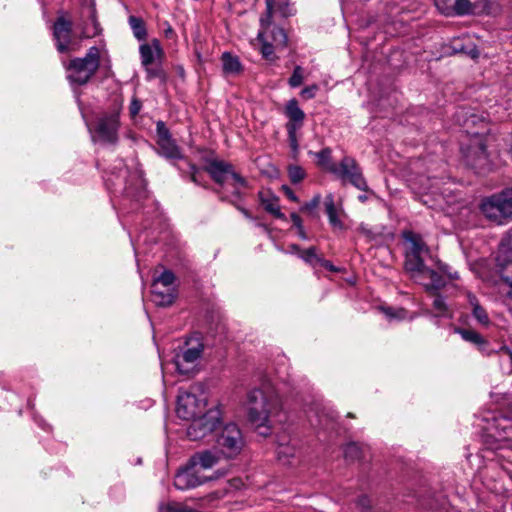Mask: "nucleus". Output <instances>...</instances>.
<instances>
[{
  "instance_id": "nucleus-50",
  "label": "nucleus",
  "mask_w": 512,
  "mask_h": 512,
  "mask_svg": "<svg viewBox=\"0 0 512 512\" xmlns=\"http://www.w3.org/2000/svg\"><path fill=\"white\" fill-rule=\"evenodd\" d=\"M291 220L293 222V225L297 228V230L303 227L302 220L298 214L292 213Z\"/></svg>"
},
{
  "instance_id": "nucleus-14",
  "label": "nucleus",
  "mask_w": 512,
  "mask_h": 512,
  "mask_svg": "<svg viewBox=\"0 0 512 512\" xmlns=\"http://www.w3.org/2000/svg\"><path fill=\"white\" fill-rule=\"evenodd\" d=\"M266 11L260 17L261 29L258 32V40L262 43L261 53L266 60H273L274 49L276 48L273 43L268 41V29L272 24V11L274 9L275 0H265Z\"/></svg>"
},
{
  "instance_id": "nucleus-60",
  "label": "nucleus",
  "mask_w": 512,
  "mask_h": 512,
  "mask_svg": "<svg viewBox=\"0 0 512 512\" xmlns=\"http://www.w3.org/2000/svg\"><path fill=\"white\" fill-rule=\"evenodd\" d=\"M170 32H172V28L168 29L167 34H170Z\"/></svg>"
},
{
  "instance_id": "nucleus-12",
  "label": "nucleus",
  "mask_w": 512,
  "mask_h": 512,
  "mask_svg": "<svg viewBox=\"0 0 512 512\" xmlns=\"http://www.w3.org/2000/svg\"><path fill=\"white\" fill-rule=\"evenodd\" d=\"M141 63L147 73V78H157L162 74L158 62L163 57V49L158 39H153L150 43H144L139 48Z\"/></svg>"
},
{
  "instance_id": "nucleus-32",
  "label": "nucleus",
  "mask_w": 512,
  "mask_h": 512,
  "mask_svg": "<svg viewBox=\"0 0 512 512\" xmlns=\"http://www.w3.org/2000/svg\"><path fill=\"white\" fill-rule=\"evenodd\" d=\"M175 276L172 271L164 270L158 277H155L153 283H157V286H163L164 288H172Z\"/></svg>"
},
{
  "instance_id": "nucleus-28",
  "label": "nucleus",
  "mask_w": 512,
  "mask_h": 512,
  "mask_svg": "<svg viewBox=\"0 0 512 512\" xmlns=\"http://www.w3.org/2000/svg\"><path fill=\"white\" fill-rule=\"evenodd\" d=\"M268 41L273 43L276 48H284L287 44V35L284 31V29L280 27H273L271 26L268 29Z\"/></svg>"
},
{
  "instance_id": "nucleus-7",
  "label": "nucleus",
  "mask_w": 512,
  "mask_h": 512,
  "mask_svg": "<svg viewBox=\"0 0 512 512\" xmlns=\"http://www.w3.org/2000/svg\"><path fill=\"white\" fill-rule=\"evenodd\" d=\"M192 423L187 428V436L196 441L210 435L220 425L221 410L218 406L209 408L204 414L190 419Z\"/></svg>"
},
{
  "instance_id": "nucleus-62",
  "label": "nucleus",
  "mask_w": 512,
  "mask_h": 512,
  "mask_svg": "<svg viewBox=\"0 0 512 512\" xmlns=\"http://www.w3.org/2000/svg\"><path fill=\"white\" fill-rule=\"evenodd\" d=\"M365 501H367V499H366V498H362V499H361V502H365Z\"/></svg>"
},
{
  "instance_id": "nucleus-31",
  "label": "nucleus",
  "mask_w": 512,
  "mask_h": 512,
  "mask_svg": "<svg viewBox=\"0 0 512 512\" xmlns=\"http://www.w3.org/2000/svg\"><path fill=\"white\" fill-rule=\"evenodd\" d=\"M465 38H455L452 41V50L454 53H464L470 55L472 58H476L478 56V51L476 49L468 50L465 45Z\"/></svg>"
},
{
  "instance_id": "nucleus-34",
  "label": "nucleus",
  "mask_w": 512,
  "mask_h": 512,
  "mask_svg": "<svg viewBox=\"0 0 512 512\" xmlns=\"http://www.w3.org/2000/svg\"><path fill=\"white\" fill-rule=\"evenodd\" d=\"M89 17L91 18L93 27L92 29L84 27L81 31V38H91L99 34V24L96 21L94 10H89Z\"/></svg>"
},
{
  "instance_id": "nucleus-44",
  "label": "nucleus",
  "mask_w": 512,
  "mask_h": 512,
  "mask_svg": "<svg viewBox=\"0 0 512 512\" xmlns=\"http://www.w3.org/2000/svg\"><path fill=\"white\" fill-rule=\"evenodd\" d=\"M157 135H158V141H162L163 139H170L171 134L169 130L166 128L165 124L162 121H159L157 123Z\"/></svg>"
},
{
  "instance_id": "nucleus-55",
  "label": "nucleus",
  "mask_w": 512,
  "mask_h": 512,
  "mask_svg": "<svg viewBox=\"0 0 512 512\" xmlns=\"http://www.w3.org/2000/svg\"><path fill=\"white\" fill-rule=\"evenodd\" d=\"M288 195L290 196V198L292 200H296L297 199L294 193H291V194H288Z\"/></svg>"
},
{
  "instance_id": "nucleus-1",
  "label": "nucleus",
  "mask_w": 512,
  "mask_h": 512,
  "mask_svg": "<svg viewBox=\"0 0 512 512\" xmlns=\"http://www.w3.org/2000/svg\"><path fill=\"white\" fill-rule=\"evenodd\" d=\"M280 399L274 389L265 384L261 388L252 389L247 395V411L249 421L258 428H265L263 435L269 433V418L279 412Z\"/></svg>"
},
{
  "instance_id": "nucleus-23",
  "label": "nucleus",
  "mask_w": 512,
  "mask_h": 512,
  "mask_svg": "<svg viewBox=\"0 0 512 512\" xmlns=\"http://www.w3.org/2000/svg\"><path fill=\"white\" fill-rule=\"evenodd\" d=\"M285 114L289 118L286 125H293L295 129L301 128L305 114L295 99H292L287 103Z\"/></svg>"
},
{
  "instance_id": "nucleus-8",
  "label": "nucleus",
  "mask_w": 512,
  "mask_h": 512,
  "mask_svg": "<svg viewBox=\"0 0 512 512\" xmlns=\"http://www.w3.org/2000/svg\"><path fill=\"white\" fill-rule=\"evenodd\" d=\"M121 105H115L112 111L103 113L96 121L95 133L99 141L115 145L119 140Z\"/></svg>"
},
{
  "instance_id": "nucleus-19",
  "label": "nucleus",
  "mask_w": 512,
  "mask_h": 512,
  "mask_svg": "<svg viewBox=\"0 0 512 512\" xmlns=\"http://www.w3.org/2000/svg\"><path fill=\"white\" fill-rule=\"evenodd\" d=\"M455 331L463 340L475 344L481 353L485 355L492 353V351L488 349V341L477 331L463 328H457Z\"/></svg>"
},
{
  "instance_id": "nucleus-18",
  "label": "nucleus",
  "mask_w": 512,
  "mask_h": 512,
  "mask_svg": "<svg viewBox=\"0 0 512 512\" xmlns=\"http://www.w3.org/2000/svg\"><path fill=\"white\" fill-rule=\"evenodd\" d=\"M219 461V452L212 451V450H205L198 452L194 454L190 459L189 462L194 466L196 469L198 467L203 469H210L214 465H216Z\"/></svg>"
},
{
  "instance_id": "nucleus-49",
  "label": "nucleus",
  "mask_w": 512,
  "mask_h": 512,
  "mask_svg": "<svg viewBox=\"0 0 512 512\" xmlns=\"http://www.w3.org/2000/svg\"><path fill=\"white\" fill-rule=\"evenodd\" d=\"M189 169H190V180L197 183L198 182V174L199 169L191 163H188Z\"/></svg>"
},
{
  "instance_id": "nucleus-59",
  "label": "nucleus",
  "mask_w": 512,
  "mask_h": 512,
  "mask_svg": "<svg viewBox=\"0 0 512 512\" xmlns=\"http://www.w3.org/2000/svg\"><path fill=\"white\" fill-rule=\"evenodd\" d=\"M243 213L248 217V212L246 210H243Z\"/></svg>"
},
{
  "instance_id": "nucleus-42",
  "label": "nucleus",
  "mask_w": 512,
  "mask_h": 512,
  "mask_svg": "<svg viewBox=\"0 0 512 512\" xmlns=\"http://www.w3.org/2000/svg\"><path fill=\"white\" fill-rule=\"evenodd\" d=\"M433 308L435 309L437 316H446L448 309L445 299L442 296L437 295L435 297L433 301Z\"/></svg>"
},
{
  "instance_id": "nucleus-30",
  "label": "nucleus",
  "mask_w": 512,
  "mask_h": 512,
  "mask_svg": "<svg viewBox=\"0 0 512 512\" xmlns=\"http://www.w3.org/2000/svg\"><path fill=\"white\" fill-rule=\"evenodd\" d=\"M295 452L296 449L294 446L290 445L289 443H281L278 445L277 448L278 460L281 461L283 464H288L290 463V459L294 457Z\"/></svg>"
},
{
  "instance_id": "nucleus-61",
  "label": "nucleus",
  "mask_w": 512,
  "mask_h": 512,
  "mask_svg": "<svg viewBox=\"0 0 512 512\" xmlns=\"http://www.w3.org/2000/svg\"><path fill=\"white\" fill-rule=\"evenodd\" d=\"M170 32H172V28L168 29L167 34H170Z\"/></svg>"
},
{
  "instance_id": "nucleus-40",
  "label": "nucleus",
  "mask_w": 512,
  "mask_h": 512,
  "mask_svg": "<svg viewBox=\"0 0 512 512\" xmlns=\"http://www.w3.org/2000/svg\"><path fill=\"white\" fill-rule=\"evenodd\" d=\"M288 172L292 183H299L305 177L304 169L298 165H291Z\"/></svg>"
},
{
  "instance_id": "nucleus-6",
  "label": "nucleus",
  "mask_w": 512,
  "mask_h": 512,
  "mask_svg": "<svg viewBox=\"0 0 512 512\" xmlns=\"http://www.w3.org/2000/svg\"><path fill=\"white\" fill-rule=\"evenodd\" d=\"M179 348L174 357V364L180 374L188 375L196 368L204 346L198 338H190Z\"/></svg>"
},
{
  "instance_id": "nucleus-41",
  "label": "nucleus",
  "mask_w": 512,
  "mask_h": 512,
  "mask_svg": "<svg viewBox=\"0 0 512 512\" xmlns=\"http://www.w3.org/2000/svg\"><path fill=\"white\" fill-rule=\"evenodd\" d=\"M381 310L389 319H404L407 314V311L403 308L381 307Z\"/></svg>"
},
{
  "instance_id": "nucleus-3",
  "label": "nucleus",
  "mask_w": 512,
  "mask_h": 512,
  "mask_svg": "<svg viewBox=\"0 0 512 512\" xmlns=\"http://www.w3.org/2000/svg\"><path fill=\"white\" fill-rule=\"evenodd\" d=\"M208 396L200 386H193L190 391L179 390L176 413L184 420L194 419L208 409Z\"/></svg>"
},
{
  "instance_id": "nucleus-35",
  "label": "nucleus",
  "mask_w": 512,
  "mask_h": 512,
  "mask_svg": "<svg viewBox=\"0 0 512 512\" xmlns=\"http://www.w3.org/2000/svg\"><path fill=\"white\" fill-rule=\"evenodd\" d=\"M287 132H288V140L289 145L293 153V157L295 158L299 152V144H298V138H297V130L293 125H286Z\"/></svg>"
},
{
  "instance_id": "nucleus-4",
  "label": "nucleus",
  "mask_w": 512,
  "mask_h": 512,
  "mask_svg": "<svg viewBox=\"0 0 512 512\" xmlns=\"http://www.w3.org/2000/svg\"><path fill=\"white\" fill-rule=\"evenodd\" d=\"M99 65L100 51L98 47L92 46L84 57L74 58L69 62L67 66L69 74L67 77L72 83L84 85L96 73Z\"/></svg>"
},
{
  "instance_id": "nucleus-47",
  "label": "nucleus",
  "mask_w": 512,
  "mask_h": 512,
  "mask_svg": "<svg viewBox=\"0 0 512 512\" xmlns=\"http://www.w3.org/2000/svg\"><path fill=\"white\" fill-rule=\"evenodd\" d=\"M498 352L508 357L509 370L512 372V350L507 346H502Z\"/></svg>"
},
{
  "instance_id": "nucleus-11",
  "label": "nucleus",
  "mask_w": 512,
  "mask_h": 512,
  "mask_svg": "<svg viewBox=\"0 0 512 512\" xmlns=\"http://www.w3.org/2000/svg\"><path fill=\"white\" fill-rule=\"evenodd\" d=\"M205 170L217 183L232 181L240 188H246V180L235 171L232 164L218 159H206Z\"/></svg>"
},
{
  "instance_id": "nucleus-37",
  "label": "nucleus",
  "mask_w": 512,
  "mask_h": 512,
  "mask_svg": "<svg viewBox=\"0 0 512 512\" xmlns=\"http://www.w3.org/2000/svg\"><path fill=\"white\" fill-rule=\"evenodd\" d=\"M473 10V6L470 0H457L455 3V7L453 8V13L457 15H465L471 13Z\"/></svg>"
},
{
  "instance_id": "nucleus-2",
  "label": "nucleus",
  "mask_w": 512,
  "mask_h": 512,
  "mask_svg": "<svg viewBox=\"0 0 512 512\" xmlns=\"http://www.w3.org/2000/svg\"><path fill=\"white\" fill-rule=\"evenodd\" d=\"M405 270L411 273V276L422 283L426 290L438 291L446 285L444 275L449 279H458V274L451 273L448 266L441 261H437L435 268L428 267L424 264L422 255L414 253H406Z\"/></svg>"
},
{
  "instance_id": "nucleus-33",
  "label": "nucleus",
  "mask_w": 512,
  "mask_h": 512,
  "mask_svg": "<svg viewBox=\"0 0 512 512\" xmlns=\"http://www.w3.org/2000/svg\"><path fill=\"white\" fill-rule=\"evenodd\" d=\"M273 15H279L284 18L292 15V9L290 7L289 2L285 1V0H283V1L275 0L274 9L272 11V16Z\"/></svg>"
},
{
  "instance_id": "nucleus-36",
  "label": "nucleus",
  "mask_w": 512,
  "mask_h": 512,
  "mask_svg": "<svg viewBox=\"0 0 512 512\" xmlns=\"http://www.w3.org/2000/svg\"><path fill=\"white\" fill-rule=\"evenodd\" d=\"M362 450L357 443H349L344 448V457L347 460L354 461L361 457Z\"/></svg>"
},
{
  "instance_id": "nucleus-58",
  "label": "nucleus",
  "mask_w": 512,
  "mask_h": 512,
  "mask_svg": "<svg viewBox=\"0 0 512 512\" xmlns=\"http://www.w3.org/2000/svg\"><path fill=\"white\" fill-rule=\"evenodd\" d=\"M283 189L285 190V192H290V190L286 186H283Z\"/></svg>"
},
{
  "instance_id": "nucleus-51",
  "label": "nucleus",
  "mask_w": 512,
  "mask_h": 512,
  "mask_svg": "<svg viewBox=\"0 0 512 512\" xmlns=\"http://www.w3.org/2000/svg\"><path fill=\"white\" fill-rule=\"evenodd\" d=\"M297 232H298V236H299L301 239H304V240H306V239H307V235H306V232H305V230H304V228H303V227H302V228H300V229H298V230H297Z\"/></svg>"
},
{
  "instance_id": "nucleus-24",
  "label": "nucleus",
  "mask_w": 512,
  "mask_h": 512,
  "mask_svg": "<svg viewBox=\"0 0 512 512\" xmlns=\"http://www.w3.org/2000/svg\"><path fill=\"white\" fill-rule=\"evenodd\" d=\"M403 238L410 243L409 249L406 253H414L416 255H423L424 253H428V247L422 240V237L412 231H405L403 233Z\"/></svg>"
},
{
  "instance_id": "nucleus-22",
  "label": "nucleus",
  "mask_w": 512,
  "mask_h": 512,
  "mask_svg": "<svg viewBox=\"0 0 512 512\" xmlns=\"http://www.w3.org/2000/svg\"><path fill=\"white\" fill-rule=\"evenodd\" d=\"M152 296L153 301L158 306H169L175 299L173 288H164L163 286H157V283H152Z\"/></svg>"
},
{
  "instance_id": "nucleus-57",
  "label": "nucleus",
  "mask_w": 512,
  "mask_h": 512,
  "mask_svg": "<svg viewBox=\"0 0 512 512\" xmlns=\"http://www.w3.org/2000/svg\"><path fill=\"white\" fill-rule=\"evenodd\" d=\"M502 192H511V193H512V188L505 189V190H503Z\"/></svg>"
},
{
  "instance_id": "nucleus-20",
  "label": "nucleus",
  "mask_w": 512,
  "mask_h": 512,
  "mask_svg": "<svg viewBox=\"0 0 512 512\" xmlns=\"http://www.w3.org/2000/svg\"><path fill=\"white\" fill-rule=\"evenodd\" d=\"M467 300L471 308V313L478 324L488 327L491 324L489 315L486 309L480 304L478 298L472 294H467Z\"/></svg>"
},
{
  "instance_id": "nucleus-48",
  "label": "nucleus",
  "mask_w": 512,
  "mask_h": 512,
  "mask_svg": "<svg viewBox=\"0 0 512 512\" xmlns=\"http://www.w3.org/2000/svg\"><path fill=\"white\" fill-rule=\"evenodd\" d=\"M358 230L367 236L369 239H375L377 236V233L373 232L370 228L366 227L365 225H360Z\"/></svg>"
},
{
  "instance_id": "nucleus-16",
  "label": "nucleus",
  "mask_w": 512,
  "mask_h": 512,
  "mask_svg": "<svg viewBox=\"0 0 512 512\" xmlns=\"http://www.w3.org/2000/svg\"><path fill=\"white\" fill-rule=\"evenodd\" d=\"M72 23L63 17H59L54 23L53 35L56 40L57 50L60 53L76 51L77 46L72 42Z\"/></svg>"
},
{
  "instance_id": "nucleus-17",
  "label": "nucleus",
  "mask_w": 512,
  "mask_h": 512,
  "mask_svg": "<svg viewBox=\"0 0 512 512\" xmlns=\"http://www.w3.org/2000/svg\"><path fill=\"white\" fill-rule=\"evenodd\" d=\"M325 212L328 217L329 224L334 230H346L347 214L345 213L342 203L335 202L332 197H328L325 201Z\"/></svg>"
},
{
  "instance_id": "nucleus-54",
  "label": "nucleus",
  "mask_w": 512,
  "mask_h": 512,
  "mask_svg": "<svg viewBox=\"0 0 512 512\" xmlns=\"http://www.w3.org/2000/svg\"><path fill=\"white\" fill-rule=\"evenodd\" d=\"M319 202V197H315L313 200V205H317Z\"/></svg>"
},
{
  "instance_id": "nucleus-39",
  "label": "nucleus",
  "mask_w": 512,
  "mask_h": 512,
  "mask_svg": "<svg viewBox=\"0 0 512 512\" xmlns=\"http://www.w3.org/2000/svg\"><path fill=\"white\" fill-rule=\"evenodd\" d=\"M455 3H457V0H435V5L439 11L446 15L453 14Z\"/></svg>"
},
{
  "instance_id": "nucleus-26",
  "label": "nucleus",
  "mask_w": 512,
  "mask_h": 512,
  "mask_svg": "<svg viewBox=\"0 0 512 512\" xmlns=\"http://www.w3.org/2000/svg\"><path fill=\"white\" fill-rule=\"evenodd\" d=\"M331 154L332 151L330 148H324L314 155L317 158V165L323 170L333 174L336 171L338 164H335L332 161Z\"/></svg>"
},
{
  "instance_id": "nucleus-38",
  "label": "nucleus",
  "mask_w": 512,
  "mask_h": 512,
  "mask_svg": "<svg viewBox=\"0 0 512 512\" xmlns=\"http://www.w3.org/2000/svg\"><path fill=\"white\" fill-rule=\"evenodd\" d=\"M304 80V70L301 66H296L293 70L291 77L289 78V85L293 88L299 87Z\"/></svg>"
},
{
  "instance_id": "nucleus-15",
  "label": "nucleus",
  "mask_w": 512,
  "mask_h": 512,
  "mask_svg": "<svg viewBox=\"0 0 512 512\" xmlns=\"http://www.w3.org/2000/svg\"><path fill=\"white\" fill-rule=\"evenodd\" d=\"M216 477H204L199 474V470L196 469L190 462L180 469L174 478V486L178 490H187L195 488L208 480L216 479Z\"/></svg>"
},
{
  "instance_id": "nucleus-53",
  "label": "nucleus",
  "mask_w": 512,
  "mask_h": 512,
  "mask_svg": "<svg viewBox=\"0 0 512 512\" xmlns=\"http://www.w3.org/2000/svg\"><path fill=\"white\" fill-rule=\"evenodd\" d=\"M290 251L291 252H300V248L298 245L292 244V245H290Z\"/></svg>"
},
{
  "instance_id": "nucleus-43",
  "label": "nucleus",
  "mask_w": 512,
  "mask_h": 512,
  "mask_svg": "<svg viewBox=\"0 0 512 512\" xmlns=\"http://www.w3.org/2000/svg\"><path fill=\"white\" fill-rule=\"evenodd\" d=\"M300 257L307 263L314 264L317 262L318 256L316 254V249L314 247H310L306 250L300 252Z\"/></svg>"
},
{
  "instance_id": "nucleus-52",
  "label": "nucleus",
  "mask_w": 512,
  "mask_h": 512,
  "mask_svg": "<svg viewBox=\"0 0 512 512\" xmlns=\"http://www.w3.org/2000/svg\"><path fill=\"white\" fill-rule=\"evenodd\" d=\"M368 198H369L368 194H360V195H359V200H360L362 203L366 202V201L368 200Z\"/></svg>"
},
{
  "instance_id": "nucleus-46",
  "label": "nucleus",
  "mask_w": 512,
  "mask_h": 512,
  "mask_svg": "<svg viewBox=\"0 0 512 512\" xmlns=\"http://www.w3.org/2000/svg\"><path fill=\"white\" fill-rule=\"evenodd\" d=\"M317 90H318V86L317 85H312V86L305 87L301 91V96L303 98H305V99H312V98L315 97Z\"/></svg>"
},
{
  "instance_id": "nucleus-9",
  "label": "nucleus",
  "mask_w": 512,
  "mask_h": 512,
  "mask_svg": "<svg viewBox=\"0 0 512 512\" xmlns=\"http://www.w3.org/2000/svg\"><path fill=\"white\" fill-rule=\"evenodd\" d=\"M496 268L502 281L509 287L507 295L512 299V229L501 240Z\"/></svg>"
},
{
  "instance_id": "nucleus-10",
  "label": "nucleus",
  "mask_w": 512,
  "mask_h": 512,
  "mask_svg": "<svg viewBox=\"0 0 512 512\" xmlns=\"http://www.w3.org/2000/svg\"><path fill=\"white\" fill-rule=\"evenodd\" d=\"M216 443L220 453L225 457H234L240 453L243 448L244 440L239 427L230 423L225 425L216 437Z\"/></svg>"
},
{
  "instance_id": "nucleus-25",
  "label": "nucleus",
  "mask_w": 512,
  "mask_h": 512,
  "mask_svg": "<svg viewBox=\"0 0 512 512\" xmlns=\"http://www.w3.org/2000/svg\"><path fill=\"white\" fill-rule=\"evenodd\" d=\"M261 205L264 210L273 215L275 218H283L284 214L281 212L279 199L274 194H259Z\"/></svg>"
},
{
  "instance_id": "nucleus-21",
  "label": "nucleus",
  "mask_w": 512,
  "mask_h": 512,
  "mask_svg": "<svg viewBox=\"0 0 512 512\" xmlns=\"http://www.w3.org/2000/svg\"><path fill=\"white\" fill-rule=\"evenodd\" d=\"M158 144V152L161 156L165 157L168 160H177L183 159L181 149L176 144V142L170 139H163L162 141H157Z\"/></svg>"
},
{
  "instance_id": "nucleus-45",
  "label": "nucleus",
  "mask_w": 512,
  "mask_h": 512,
  "mask_svg": "<svg viewBox=\"0 0 512 512\" xmlns=\"http://www.w3.org/2000/svg\"><path fill=\"white\" fill-rule=\"evenodd\" d=\"M141 107H142L141 101L138 98L133 97L131 100L130 106H129L130 116L135 117L136 115H138V113L141 110Z\"/></svg>"
},
{
  "instance_id": "nucleus-29",
  "label": "nucleus",
  "mask_w": 512,
  "mask_h": 512,
  "mask_svg": "<svg viewBox=\"0 0 512 512\" xmlns=\"http://www.w3.org/2000/svg\"><path fill=\"white\" fill-rule=\"evenodd\" d=\"M129 24L133 31L134 36L138 40H143L147 36V31L143 20L136 16L129 17Z\"/></svg>"
},
{
  "instance_id": "nucleus-13",
  "label": "nucleus",
  "mask_w": 512,
  "mask_h": 512,
  "mask_svg": "<svg viewBox=\"0 0 512 512\" xmlns=\"http://www.w3.org/2000/svg\"><path fill=\"white\" fill-rule=\"evenodd\" d=\"M333 174L344 183L348 182L358 190L367 191V184L362 170L354 158L349 156L343 157Z\"/></svg>"
},
{
  "instance_id": "nucleus-56",
  "label": "nucleus",
  "mask_w": 512,
  "mask_h": 512,
  "mask_svg": "<svg viewBox=\"0 0 512 512\" xmlns=\"http://www.w3.org/2000/svg\"><path fill=\"white\" fill-rule=\"evenodd\" d=\"M480 149H481V151H482L483 153H485V147H484V145H483V144H481V145H480Z\"/></svg>"
},
{
  "instance_id": "nucleus-27",
  "label": "nucleus",
  "mask_w": 512,
  "mask_h": 512,
  "mask_svg": "<svg viewBox=\"0 0 512 512\" xmlns=\"http://www.w3.org/2000/svg\"><path fill=\"white\" fill-rule=\"evenodd\" d=\"M223 71L226 74H238L242 71V65L237 56L225 52L222 55Z\"/></svg>"
},
{
  "instance_id": "nucleus-5",
  "label": "nucleus",
  "mask_w": 512,
  "mask_h": 512,
  "mask_svg": "<svg viewBox=\"0 0 512 512\" xmlns=\"http://www.w3.org/2000/svg\"><path fill=\"white\" fill-rule=\"evenodd\" d=\"M488 220L503 225L512 221V194H491L479 206Z\"/></svg>"
}]
</instances>
